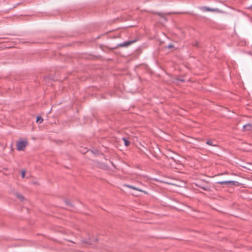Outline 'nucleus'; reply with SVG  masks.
<instances>
[{"label":"nucleus","mask_w":252,"mask_h":252,"mask_svg":"<svg viewBox=\"0 0 252 252\" xmlns=\"http://www.w3.org/2000/svg\"><path fill=\"white\" fill-rule=\"evenodd\" d=\"M28 145L27 141H19L17 143L16 147L18 151H23Z\"/></svg>","instance_id":"nucleus-1"},{"label":"nucleus","mask_w":252,"mask_h":252,"mask_svg":"<svg viewBox=\"0 0 252 252\" xmlns=\"http://www.w3.org/2000/svg\"><path fill=\"white\" fill-rule=\"evenodd\" d=\"M136 40H131V41H127L126 42H124V43H121L118 45V47H127L131 45V44L134 43Z\"/></svg>","instance_id":"nucleus-2"},{"label":"nucleus","mask_w":252,"mask_h":252,"mask_svg":"<svg viewBox=\"0 0 252 252\" xmlns=\"http://www.w3.org/2000/svg\"><path fill=\"white\" fill-rule=\"evenodd\" d=\"M236 182L232 181H219L217 183L219 185H227V184H232L235 185Z\"/></svg>","instance_id":"nucleus-3"},{"label":"nucleus","mask_w":252,"mask_h":252,"mask_svg":"<svg viewBox=\"0 0 252 252\" xmlns=\"http://www.w3.org/2000/svg\"><path fill=\"white\" fill-rule=\"evenodd\" d=\"M252 129V124H247L243 127V131H250Z\"/></svg>","instance_id":"nucleus-4"},{"label":"nucleus","mask_w":252,"mask_h":252,"mask_svg":"<svg viewBox=\"0 0 252 252\" xmlns=\"http://www.w3.org/2000/svg\"><path fill=\"white\" fill-rule=\"evenodd\" d=\"M206 144L212 146H217L216 142L214 140H213L212 139H208L206 141Z\"/></svg>","instance_id":"nucleus-5"},{"label":"nucleus","mask_w":252,"mask_h":252,"mask_svg":"<svg viewBox=\"0 0 252 252\" xmlns=\"http://www.w3.org/2000/svg\"><path fill=\"white\" fill-rule=\"evenodd\" d=\"M196 185L199 188L203 189L204 190H206V191H210V188L208 187V186H203L201 185H199V184H196Z\"/></svg>","instance_id":"nucleus-6"},{"label":"nucleus","mask_w":252,"mask_h":252,"mask_svg":"<svg viewBox=\"0 0 252 252\" xmlns=\"http://www.w3.org/2000/svg\"><path fill=\"white\" fill-rule=\"evenodd\" d=\"M125 186L127 187H128L129 188H130L131 189L136 190H138V191H141V192L143 191V190L142 189H138V188H137L136 187H135L134 186H130V185H125Z\"/></svg>","instance_id":"nucleus-7"},{"label":"nucleus","mask_w":252,"mask_h":252,"mask_svg":"<svg viewBox=\"0 0 252 252\" xmlns=\"http://www.w3.org/2000/svg\"><path fill=\"white\" fill-rule=\"evenodd\" d=\"M122 140L124 142L125 145L126 146H128L130 145V142L127 140L126 138H123Z\"/></svg>","instance_id":"nucleus-8"},{"label":"nucleus","mask_w":252,"mask_h":252,"mask_svg":"<svg viewBox=\"0 0 252 252\" xmlns=\"http://www.w3.org/2000/svg\"><path fill=\"white\" fill-rule=\"evenodd\" d=\"M16 197L19 198L20 200L23 201L24 199V197L18 193H16Z\"/></svg>","instance_id":"nucleus-9"},{"label":"nucleus","mask_w":252,"mask_h":252,"mask_svg":"<svg viewBox=\"0 0 252 252\" xmlns=\"http://www.w3.org/2000/svg\"><path fill=\"white\" fill-rule=\"evenodd\" d=\"M202 9H203L205 11H215V9H211V8H210L209 7H203L202 8Z\"/></svg>","instance_id":"nucleus-10"},{"label":"nucleus","mask_w":252,"mask_h":252,"mask_svg":"<svg viewBox=\"0 0 252 252\" xmlns=\"http://www.w3.org/2000/svg\"><path fill=\"white\" fill-rule=\"evenodd\" d=\"M43 121V119L40 116L38 117L36 119V122L38 124H41Z\"/></svg>","instance_id":"nucleus-11"},{"label":"nucleus","mask_w":252,"mask_h":252,"mask_svg":"<svg viewBox=\"0 0 252 252\" xmlns=\"http://www.w3.org/2000/svg\"><path fill=\"white\" fill-rule=\"evenodd\" d=\"M26 172L25 171H23L21 173V176L23 178L25 177Z\"/></svg>","instance_id":"nucleus-12"},{"label":"nucleus","mask_w":252,"mask_h":252,"mask_svg":"<svg viewBox=\"0 0 252 252\" xmlns=\"http://www.w3.org/2000/svg\"><path fill=\"white\" fill-rule=\"evenodd\" d=\"M173 47V45H172V44H169V45H168L167 48L170 49V48H172Z\"/></svg>","instance_id":"nucleus-13"},{"label":"nucleus","mask_w":252,"mask_h":252,"mask_svg":"<svg viewBox=\"0 0 252 252\" xmlns=\"http://www.w3.org/2000/svg\"><path fill=\"white\" fill-rule=\"evenodd\" d=\"M171 158H172V159L174 161H175V162H177V160H176V159L174 157H171Z\"/></svg>","instance_id":"nucleus-14"},{"label":"nucleus","mask_w":252,"mask_h":252,"mask_svg":"<svg viewBox=\"0 0 252 252\" xmlns=\"http://www.w3.org/2000/svg\"><path fill=\"white\" fill-rule=\"evenodd\" d=\"M86 151H87L85 149H84V151H81V152L83 153H85L86 152Z\"/></svg>","instance_id":"nucleus-15"},{"label":"nucleus","mask_w":252,"mask_h":252,"mask_svg":"<svg viewBox=\"0 0 252 252\" xmlns=\"http://www.w3.org/2000/svg\"><path fill=\"white\" fill-rule=\"evenodd\" d=\"M158 14L160 16H161L162 14L161 13H158Z\"/></svg>","instance_id":"nucleus-16"},{"label":"nucleus","mask_w":252,"mask_h":252,"mask_svg":"<svg viewBox=\"0 0 252 252\" xmlns=\"http://www.w3.org/2000/svg\"><path fill=\"white\" fill-rule=\"evenodd\" d=\"M196 46L197 47H198V43H196Z\"/></svg>","instance_id":"nucleus-17"}]
</instances>
